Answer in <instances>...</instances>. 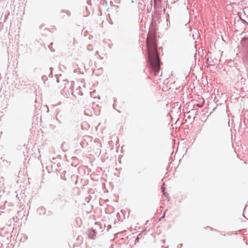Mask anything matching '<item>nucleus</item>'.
<instances>
[{"label":"nucleus","instance_id":"f257e3e1","mask_svg":"<svg viewBox=\"0 0 248 248\" xmlns=\"http://www.w3.org/2000/svg\"><path fill=\"white\" fill-rule=\"evenodd\" d=\"M148 52L147 62L149 63L152 70L155 75L159 72L160 67V61L157 50V43L154 37H148L146 40Z\"/></svg>","mask_w":248,"mask_h":248},{"label":"nucleus","instance_id":"7ed1b4c3","mask_svg":"<svg viewBox=\"0 0 248 248\" xmlns=\"http://www.w3.org/2000/svg\"><path fill=\"white\" fill-rule=\"evenodd\" d=\"M39 210L40 211H42V212H43V214H45V211H46V209L43 207H41L39 208Z\"/></svg>","mask_w":248,"mask_h":248},{"label":"nucleus","instance_id":"6e6552de","mask_svg":"<svg viewBox=\"0 0 248 248\" xmlns=\"http://www.w3.org/2000/svg\"><path fill=\"white\" fill-rule=\"evenodd\" d=\"M105 4H106L107 5V1H105Z\"/></svg>","mask_w":248,"mask_h":248},{"label":"nucleus","instance_id":"f03ea898","mask_svg":"<svg viewBox=\"0 0 248 248\" xmlns=\"http://www.w3.org/2000/svg\"><path fill=\"white\" fill-rule=\"evenodd\" d=\"M96 232L95 230L91 229L88 231V236L91 239H94Z\"/></svg>","mask_w":248,"mask_h":248},{"label":"nucleus","instance_id":"39448f33","mask_svg":"<svg viewBox=\"0 0 248 248\" xmlns=\"http://www.w3.org/2000/svg\"><path fill=\"white\" fill-rule=\"evenodd\" d=\"M52 44H53V43H51L50 44V45L49 46H48V47L50 48V50H51V51H52V49L50 47V46H52Z\"/></svg>","mask_w":248,"mask_h":248},{"label":"nucleus","instance_id":"423d86ee","mask_svg":"<svg viewBox=\"0 0 248 248\" xmlns=\"http://www.w3.org/2000/svg\"><path fill=\"white\" fill-rule=\"evenodd\" d=\"M165 190V188L162 187V191H164Z\"/></svg>","mask_w":248,"mask_h":248},{"label":"nucleus","instance_id":"0eeeda50","mask_svg":"<svg viewBox=\"0 0 248 248\" xmlns=\"http://www.w3.org/2000/svg\"><path fill=\"white\" fill-rule=\"evenodd\" d=\"M138 239H139V238H137L136 239V241H138Z\"/></svg>","mask_w":248,"mask_h":248},{"label":"nucleus","instance_id":"20e7f679","mask_svg":"<svg viewBox=\"0 0 248 248\" xmlns=\"http://www.w3.org/2000/svg\"><path fill=\"white\" fill-rule=\"evenodd\" d=\"M204 103V101L203 100L202 103L201 104H197L196 106L199 108H202L203 107V104Z\"/></svg>","mask_w":248,"mask_h":248}]
</instances>
